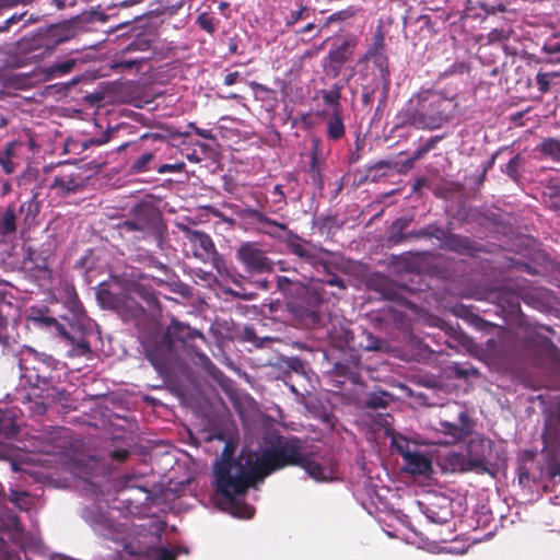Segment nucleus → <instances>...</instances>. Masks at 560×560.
<instances>
[{
  "label": "nucleus",
  "instance_id": "obj_1",
  "mask_svg": "<svg viewBox=\"0 0 560 560\" xmlns=\"http://www.w3.org/2000/svg\"><path fill=\"white\" fill-rule=\"evenodd\" d=\"M306 448V442L298 436L277 435L249 467L235 460L217 464L215 490L221 495V508L235 517L252 518L255 509L238 497L245 495L250 487L262 482L271 474L301 465Z\"/></svg>",
  "mask_w": 560,
  "mask_h": 560
},
{
  "label": "nucleus",
  "instance_id": "obj_2",
  "mask_svg": "<svg viewBox=\"0 0 560 560\" xmlns=\"http://www.w3.org/2000/svg\"><path fill=\"white\" fill-rule=\"evenodd\" d=\"M456 109V100L443 91L420 89L406 103L402 124L420 130L440 129L454 118Z\"/></svg>",
  "mask_w": 560,
  "mask_h": 560
},
{
  "label": "nucleus",
  "instance_id": "obj_3",
  "mask_svg": "<svg viewBox=\"0 0 560 560\" xmlns=\"http://www.w3.org/2000/svg\"><path fill=\"white\" fill-rule=\"evenodd\" d=\"M364 59L372 61L378 71V77L382 82V98L378 102L376 112L386 105L388 92L390 88V71L388 57L386 55L385 35L381 27H377L372 37V43L369 45Z\"/></svg>",
  "mask_w": 560,
  "mask_h": 560
},
{
  "label": "nucleus",
  "instance_id": "obj_4",
  "mask_svg": "<svg viewBox=\"0 0 560 560\" xmlns=\"http://www.w3.org/2000/svg\"><path fill=\"white\" fill-rule=\"evenodd\" d=\"M491 453V441L483 436L470 439L467 444V459L460 454H453L450 464L453 469L471 470L478 474L489 472L488 455Z\"/></svg>",
  "mask_w": 560,
  "mask_h": 560
},
{
  "label": "nucleus",
  "instance_id": "obj_5",
  "mask_svg": "<svg viewBox=\"0 0 560 560\" xmlns=\"http://www.w3.org/2000/svg\"><path fill=\"white\" fill-rule=\"evenodd\" d=\"M129 213L148 240L162 244L167 228L156 207L150 202H139L131 207Z\"/></svg>",
  "mask_w": 560,
  "mask_h": 560
},
{
  "label": "nucleus",
  "instance_id": "obj_6",
  "mask_svg": "<svg viewBox=\"0 0 560 560\" xmlns=\"http://www.w3.org/2000/svg\"><path fill=\"white\" fill-rule=\"evenodd\" d=\"M358 44L359 38L353 34L337 37L323 59L325 74L331 79L339 77L343 66L352 59Z\"/></svg>",
  "mask_w": 560,
  "mask_h": 560
},
{
  "label": "nucleus",
  "instance_id": "obj_7",
  "mask_svg": "<svg viewBox=\"0 0 560 560\" xmlns=\"http://www.w3.org/2000/svg\"><path fill=\"white\" fill-rule=\"evenodd\" d=\"M236 258L248 273L271 272L273 261L258 242H244L236 250Z\"/></svg>",
  "mask_w": 560,
  "mask_h": 560
},
{
  "label": "nucleus",
  "instance_id": "obj_8",
  "mask_svg": "<svg viewBox=\"0 0 560 560\" xmlns=\"http://www.w3.org/2000/svg\"><path fill=\"white\" fill-rule=\"evenodd\" d=\"M177 229L183 233L191 247L192 256L202 261H211L217 266L220 255L211 236L200 230H194L184 223H177Z\"/></svg>",
  "mask_w": 560,
  "mask_h": 560
},
{
  "label": "nucleus",
  "instance_id": "obj_9",
  "mask_svg": "<svg viewBox=\"0 0 560 560\" xmlns=\"http://www.w3.org/2000/svg\"><path fill=\"white\" fill-rule=\"evenodd\" d=\"M54 175L49 189L59 197H67L80 191L84 187V177L79 166L70 163H60Z\"/></svg>",
  "mask_w": 560,
  "mask_h": 560
},
{
  "label": "nucleus",
  "instance_id": "obj_10",
  "mask_svg": "<svg viewBox=\"0 0 560 560\" xmlns=\"http://www.w3.org/2000/svg\"><path fill=\"white\" fill-rule=\"evenodd\" d=\"M288 247L292 254L311 265L317 272L329 268V262L326 259V256L330 255L328 249L317 247L298 235H294L293 240L288 243Z\"/></svg>",
  "mask_w": 560,
  "mask_h": 560
},
{
  "label": "nucleus",
  "instance_id": "obj_11",
  "mask_svg": "<svg viewBox=\"0 0 560 560\" xmlns=\"http://www.w3.org/2000/svg\"><path fill=\"white\" fill-rule=\"evenodd\" d=\"M79 28L75 23L63 22L52 24L39 33L38 40L47 51H52L58 45L75 38Z\"/></svg>",
  "mask_w": 560,
  "mask_h": 560
},
{
  "label": "nucleus",
  "instance_id": "obj_12",
  "mask_svg": "<svg viewBox=\"0 0 560 560\" xmlns=\"http://www.w3.org/2000/svg\"><path fill=\"white\" fill-rule=\"evenodd\" d=\"M174 352L173 342L166 339L164 335L154 345L145 347V358L160 374H164L168 370Z\"/></svg>",
  "mask_w": 560,
  "mask_h": 560
},
{
  "label": "nucleus",
  "instance_id": "obj_13",
  "mask_svg": "<svg viewBox=\"0 0 560 560\" xmlns=\"http://www.w3.org/2000/svg\"><path fill=\"white\" fill-rule=\"evenodd\" d=\"M442 247L458 255L476 256L483 252V246L468 236L444 231V237L441 238Z\"/></svg>",
  "mask_w": 560,
  "mask_h": 560
},
{
  "label": "nucleus",
  "instance_id": "obj_14",
  "mask_svg": "<svg viewBox=\"0 0 560 560\" xmlns=\"http://www.w3.org/2000/svg\"><path fill=\"white\" fill-rule=\"evenodd\" d=\"M322 271V277L312 278V282L308 289L310 299L316 303H323L329 300V294L325 290V285L338 287L340 290L346 289L343 280L336 273L331 272L329 268Z\"/></svg>",
  "mask_w": 560,
  "mask_h": 560
},
{
  "label": "nucleus",
  "instance_id": "obj_15",
  "mask_svg": "<svg viewBox=\"0 0 560 560\" xmlns=\"http://www.w3.org/2000/svg\"><path fill=\"white\" fill-rule=\"evenodd\" d=\"M474 423L466 411H460L458 415V423L450 421L440 422V431L450 436L445 443H456L470 435Z\"/></svg>",
  "mask_w": 560,
  "mask_h": 560
},
{
  "label": "nucleus",
  "instance_id": "obj_16",
  "mask_svg": "<svg viewBox=\"0 0 560 560\" xmlns=\"http://www.w3.org/2000/svg\"><path fill=\"white\" fill-rule=\"evenodd\" d=\"M163 335L166 339H170L173 342L174 347L176 346V342L185 343L187 340L195 338L205 339V336L200 330L191 328L177 319H173L171 322Z\"/></svg>",
  "mask_w": 560,
  "mask_h": 560
},
{
  "label": "nucleus",
  "instance_id": "obj_17",
  "mask_svg": "<svg viewBox=\"0 0 560 560\" xmlns=\"http://www.w3.org/2000/svg\"><path fill=\"white\" fill-rule=\"evenodd\" d=\"M406 470L411 475H428L432 470L431 459L419 452L404 454Z\"/></svg>",
  "mask_w": 560,
  "mask_h": 560
},
{
  "label": "nucleus",
  "instance_id": "obj_18",
  "mask_svg": "<svg viewBox=\"0 0 560 560\" xmlns=\"http://www.w3.org/2000/svg\"><path fill=\"white\" fill-rule=\"evenodd\" d=\"M491 295L494 296L498 306L503 312L516 314L521 311V296L516 291L511 289H500Z\"/></svg>",
  "mask_w": 560,
  "mask_h": 560
},
{
  "label": "nucleus",
  "instance_id": "obj_19",
  "mask_svg": "<svg viewBox=\"0 0 560 560\" xmlns=\"http://www.w3.org/2000/svg\"><path fill=\"white\" fill-rule=\"evenodd\" d=\"M313 148L311 152V163L308 168V175L311 177L312 184L315 185L318 189H323L324 187V179L322 174V167H320V145L322 141L318 138H314L312 140Z\"/></svg>",
  "mask_w": 560,
  "mask_h": 560
},
{
  "label": "nucleus",
  "instance_id": "obj_20",
  "mask_svg": "<svg viewBox=\"0 0 560 560\" xmlns=\"http://www.w3.org/2000/svg\"><path fill=\"white\" fill-rule=\"evenodd\" d=\"M77 62L78 60L74 58H68L61 61H56L52 65L45 67L40 70L42 80L50 81L69 74L75 67Z\"/></svg>",
  "mask_w": 560,
  "mask_h": 560
},
{
  "label": "nucleus",
  "instance_id": "obj_21",
  "mask_svg": "<svg viewBox=\"0 0 560 560\" xmlns=\"http://www.w3.org/2000/svg\"><path fill=\"white\" fill-rule=\"evenodd\" d=\"M298 467L302 468L310 478L315 481H326L329 479V472L326 467L313 459L312 453L305 450L303 463Z\"/></svg>",
  "mask_w": 560,
  "mask_h": 560
},
{
  "label": "nucleus",
  "instance_id": "obj_22",
  "mask_svg": "<svg viewBox=\"0 0 560 560\" xmlns=\"http://www.w3.org/2000/svg\"><path fill=\"white\" fill-rule=\"evenodd\" d=\"M535 151L540 159L551 160L560 164V139L556 137H547L539 142Z\"/></svg>",
  "mask_w": 560,
  "mask_h": 560
},
{
  "label": "nucleus",
  "instance_id": "obj_23",
  "mask_svg": "<svg viewBox=\"0 0 560 560\" xmlns=\"http://www.w3.org/2000/svg\"><path fill=\"white\" fill-rule=\"evenodd\" d=\"M326 136L331 141H339L346 135V126L343 122L342 112L330 113L327 115Z\"/></svg>",
  "mask_w": 560,
  "mask_h": 560
},
{
  "label": "nucleus",
  "instance_id": "obj_24",
  "mask_svg": "<svg viewBox=\"0 0 560 560\" xmlns=\"http://www.w3.org/2000/svg\"><path fill=\"white\" fill-rule=\"evenodd\" d=\"M116 230L120 237L129 242L149 241L132 218L117 223Z\"/></svg>",
  "mask_w": 560,
  "mask_h": 560
},
{
  "label": "nucleus",
  "instance_id": "obj_25",
  "mask_svg": "<svg viewBox=\"0 0 560 560\" xmlns=\"http://www.w3.org/2000/svg\"><path fill=\"white\" fill-rule=\"evenodd\" d=\"M18 208L14 202L7 206L0 214V236L5 237L16 232Z\"/></svg>",
  "mask_w": 560,
  "mask_h": 560
},
{
  "label": "nucleus",
  "instance_id": "obj_26",
  "mask_svg": "<svg viewBox=\"0 0 560 560\" xmlns=\"http://www.w3.org/2000/svg\"><path fill=\"white\" fill-rule=\"evenodd\" d=\"M445 504H429L425 506L424 514L428 520L435 524H445L452 516L451 503L443 499Z\"/></svg>",
  "mask_w": 560,
  "mask_h": 560
},
{
  "label": "nucleus",
  "instance_id": "obj_27",
  "mask_svg": "<svg viewBox=\"0 0 560 560\" xmlns=\"http://www.w3.org/2000/svg\"><path fill=\"white\" fill-rule=\"evenodd\" d=\"M18 211L23 215V222L27 228L35 224L36 218L40 211V202L38 201V192H34L32 198L23 202Z\"/></svg>",
  "mask_w": 560,
  "mask_h": 560
},
{
  "label": "nucleus",
  "instance_id": "obj_28",
  "mask_svg": "<svg viewBox=\"0 0 560 560\" xmlns=\"http://www.w3.org/2000/svg\"><path fill=\"white\" fill-rule=\"evenodd\" d=\"M411 219L407 218H398L390 225V235L388 237V242L392 245H399L402 242L412 238L409 235V232H405V230L410 225Z\"/></svg>",
  "mask_w": 560,
  "mask_h": 560
},
{
  "label": "nucleus",
  "instance_id": "obj_29",
  "mask_svg": "<svg viewBox=\"0 0 560 560\" xmlns=\"http://www.w3.org/2000/svg\"><path fill=\"white\" fill-rule=\"evenodd\" d=\"M464 13L462 19H486L489 14L494 13L493 8H489L486 3L472 0H466L464 4Z\"/></svg>",
  "mask_w": 560,
  "mask_h": 560
},
{
  "label": "nucleus",
  "instance_id": "obj_30",
  "mask_svg": "<svg viewBox=\"0 0 560 560\" xmlns=\"http://www.w3.org/2000/svg\"><path fill=\"white\" fill-rule=\"evenodd\" d=\"M19 425L15 422V413L10 409H0V434L7 439L15 436Z\"/></svg>",
  "mask_w": 560,
  "mask_h": 560
},
{
  "label": "nucleus",
  "instance_id": "obj_31",
  "mask_svg": "<svg viewBox=\"0 0 560 560\" xmlns=\"http://www.w3.org/2000/svg\"><path fill=\"white\" fill-rule=\"evenodd\" d=\"M343 85L334 83L329 90H322L320 95L325 105L331 108V113L342 112L341 107V93Z\"/></svg>",
  "mask_w": 560,
  "mask_h": 560
},
{
  "label": "nucleus",
  "instance_id": "obj_32",
  "mask_svg": "<svg viewBox=\"0 0 560 560\" xmlns=\"http://www.w3.org/2000/svg\"><path fill=\"white\" fill-rule=\"evenodd\" d=\"M542 199L550 210L560 212V182L550 180L545 187Z\"/></svg>",
  "mask_w": 560,
  "mask_h": 560
},
{
  "label": "nucleus",
  "instance_id": "obj_33",
  "mask_svg": "<svg viewBox=\"0 0 560 560\" xmlns=\"http://www.w3.org/2000/svg\"><path fill=\"white\" fill-rule=\"evenodd\" d=\"M243 213H244V217L249 218L261 225L278 228L282 231L288 230V224L270 219L269 217H267L264 212H261L258 209L246 208V209H244Z\"/></svg>",
  "mask_w": 560,
  "mask_h": 560
},
{
  "label": "nucleus",
  "instance_id": "obj_34",
  "mask_svg": "<svg viewBox=\"0 0 560 560\" xmlns=\"http://www.w3.org/2000/svg\"><path fill=\"white\" fill-rule=\"evenodd\" d=\"M412 238H435L441 242L444 237V229L438 223H430L421 229L412 230L409 232Z\"/></svg>",
  "mask_w": 560,
  "mask_h": 560
},
{
  "label": "nucleus",
  "instance_id": "obj_35",
  "mask_svg": "<svg viewBox=\"0 0 560 560\" xmlns=\"http://www.w3.org/2000/svg\"><path fill=\"white\" fill-rule=\"evenodd\" d=\"M116 307L119 311H124L126 316L130 318H140L145 314V310L143 308V306L128 296H126L121 301H118L116 303Z\"/></svg>",
  "mask_w": 560,
  "mask_h": 560
},
{
  "label": "nucleus",
  "instance_id": "obj_36",
  "mask_svg": "<svg viewBox=\"0 0 560 560\" xmlns=\"http://www.w3.org/2000/svg\"><path fill=\"white\" fill-rule=\"evenodd\" d=\"M389 400L390 395L386 392L371 393L364 400V406L372 410L386 409Z\"/></svg>",
  "mask_w": 560,
  "mask_h": 560
},
{
  "label": "nucleus",
  "instance_id": "obj_37",
  "mask_svg": "<svg viewBox=\"0 0 560 560\" xmlns=\"http://www.w3.org/2000/svg\"><path fill=\"white\" fill-rule=\"evenodd\" d=\"M196 23L202 31L209 35H213L218 28L220 20L215 18L212 12H202L197 16Z\"/></svg>",
  "mask_w": 560,
  "mask_h": 560
},
{
  "label": "nucleus",
  "instance_id": "obj_38",
  "mask_svg": "<svg viewBox=\"0 0 560 560\" xmlns=\"http://www.w3.org/2000/svg\"><path fill=\"white\" fill-rule=\"evenodd\" d=\"M377 289L382 292L383 296L387 300H399V289L387 278L380 277L376 280Z\"/></svg>",
  "mask_w": 560,
  "mask_h": 560
},
{
  "label": "nucleus",
  "instance_id": "obj_39",
  "mask_svg": "<svg viewBox=\"0 0 560 560\" xmlns=\"http://www.w3.org/2000/svg\"><path fill=\"white\" fill-rule=\"evenodd\" d=\"M560 73L552 72H541L539 71L536 75V84L540 93L545 94L550 91V85L555 81V79H559Z\"/></svg>",
  "mask_w": 560,
  "mask_h": 560
},
{
  "label": "nucleus",
  "instance_id": "obj_40",
  "mask_svg": "<svg viewBox=\"0 0 560 560\" xmlns=\"http://www.w3.org/2000/svg\"><path fill=\"white\" fill-rule=\"evenodd\" d=\"M524 158L518 153L515 154L505 165L504 173L514 182H517L521 177L520 168L524 164Z\"/></svg>",
  "mask_w": 560,
  "mask_h": 560
},
{
  "label": "nucleus",
  "instance_id": "obj_41",
  "mask_svg": "<svg viewBox=\"0 0 560 560\" xmlns=\"http://www.w3.org/2000/svg\"><path fill=\"white\" fill-rule=\"evenodd\" d=\"M154 159V153L147 152L136 159L131 164V171L133 173H143L149 171V165Z\"/></svg>",
  "mask_w": 560,
  "mask_h": 560
},
{
  "label": "nucleus",
  "instance_id": "obj_42",
  "mask_svg": "<svg viewBox=\"0 0 560 560\" xmlns=\"http://www.w3.org/2000/svg\"><path fill=\"white\" fill-rule=\"evenodd\" d=\"M28 493L25 491H19L11 489L8 494V500L16 505L20 510H26L28 508Z\"/></svg>",
  "mask_w": 560,
  "mask_h": 560
},
{
  "label": "nucleus",
  "instance_id": "obj_43",
  "mask_svg": "<svg viewBox=\"0 0 560 560\" xmlns=\"http://www.w3.org/2000/svg\"><path fill=\"white\" fill-rule=\"evenodd\" d=\"M363 336L365 337V341L360 342V347L368 351H376L381 349L382 340L380 338L373 336L371 332H364Z\"/></svg>",
  "mask_w": 560,
  "mask_h": 560
},
{
  "label": "nucleus",
  "instance_id": "obj_44",
  "mask_svg": "<svg viewBox=\"0 0 560 560\" xmlns=\"http://www.w3.org/2000/svg\"><path fill=\"white\" fill-rule=\"evenodd\" d=\"M185 167H186L185 162L180 161V162H176V163H173V164H168V163L161 164L155 170H156V172L159 174L180 173V172L185 171Z\"/></svg>",
  "mask_w": 560,
  "mask_h": 560
},
{
  "label": "nucleus",
  "instance_id": "obj_45",
  "mask_svg": "<svg viewBox=\"0 0 560 560\" xmlns=\"http://www.w3.org/2000/svg\"><path fill=\"white\" fill-rule=\"evenodd\" d=\"M152 560H176V553L168 548H155L152 551Z\"/></svg>",
  "mask_w": 560,
  "mask_h": 560
},
{
  "label": "nucleus",
  "instance_id": "obj_46",
  "mask_svg": "<svg viewBox=\"0 0 560 560\" xmlns=\"http://www.w3.org/2000/svg\"><path fill=\"white\" fill-rule=\"evenodd\" d=\"M308 10L306 7H301L299 10L292 11L285 19V25L292 26L296 24L299 21L305 19Z\"/></svg>",
  "mask_w": 560,
  "mask_h": 560
},
{
  "label": "nucleus",
  "instance_id": "obj_47",
  "mask_svg": "<svg viewBox=\"0 0 560 560\" xmlns=\"http://www.w3.org/2000/svg\"><path fill=\"white\" fill-rule=\"evenodd\" d=\"M303 320L306 326L314 328L320 324L322 316L316 311L306 310L304 312Z\"/></svg>",
  "mask_w": 560,
  "mask_h": 560
},
{
  "label": "nucleus",
  "instance_id": "obj_48",
  "mask_svg": "<svg viewBox=\"0 0 560 560\" xmlns=\"http://www.w3.org/2000/svg\"><path fill=\"white\" fill-rule=\"evenodd\" d=\"M283 364L287 369H289L295 373H299V374L304 373V363L301 359H299L296 357H291V358L284 359Z\"/></svg>",
  "mask_w": 560,
  "mask_h": 560
},
{
  "label": "nucleus",
  "instance_id": "obj_49",
  "mask_svg": "<svg viewBox=\"0 0 560 560\" xmlns=\"http://www.w3.org/2000/svg\"><path fill=\"white\" fill-rule=\"evenodd\" d=\"M375 88L364 86L361 95V103L364 107H371L375 97Z\"/></svg>",
  "mask_w": 560,
  "mask_h": 560
},
{
  "label": "nucleus",
  "instance_id": "obj_50",
  "mask_svg": "<svg viewBox=\"0 0 560 560\" xmlns=\"http://www.w3.org/2000/svg\"><path fill=\"white\" fill-rule=\"evenodd\" d=\"M74 351L78 355H88L92 352L89 341L83 338L75 342Z\"/></svg>",
  "mask_w": 560,
  "mask_h": 560
},
{
  "label": "nucleus",
  "instance_id": "obj_51",
  "mask_svg": "<svg viewBox=\"0 0 560 560\" xmlns=\"http://www.w3.org/2000/svg\"><path fill=\"white\" fill-rule=\"evenodd\" d=\"M428 153L427 150H424V147L420 144L416 151L413 152V155L404 164L407 168H411L413 166V163L417 160H420Z\"/></svg>",
  "mask_w": 560,
  "mask_h": 560
},
{
  "label": "nucleus",
  "instance_id": "obj_52",
  "mask_svg": "<svg viewBox=\"0 0 560 560\" xmlns=\"http://www.w3.org/2000/svg\"><path fill=\"white\" fill-rule=\"evenodd\" d=\"M35 250L28 249V258L35 262L36 267L40 270H46L48 268L46 258H39L38 256H35Z\"/></svg>",
  "mask_w": 560,
  "mask_h": 560
},
{
  "label": "nucleus",
  "instance_id": "obj_53",
  "mask_svg": "<svg viewBox=\"0 0 560 560\" xmlns=\"http://www.w3.org/2000/svg\"><path fill=\"white\" fill-rule=\"evenodd\" d=\"M542 51L548 55H559L560 54V43H547L542 46ZM556 62H560V57L556 58Z\"/></svg>",
  "mask_w": 560,
  "mask_h": 560
},
{
  "label": "nucleus",
  "instance_id": "obj_54",
  "mask_svg": "<svg viewBox=\"0 0 560 560\" xmlns=\"http://www.w3.org/2000/svg\"><path fill=\"white\" fill-rule=\"evenodd\" d=\"M293 284V281L284 276L277 277V287L282 292H288Z\"/></svg>",
  "mask_w": 560,
  "mask_h": 560
},
{
  "label": "nucleus",
  "instance_id": "obj_55",
  "mask_svg": "<svg viewBox=\"0 0 560 560\" xmlns=\"http://www.w3.org/2000/svg\"><path fill=\"white\" fill-rule=\"evenodd\" d=\"M109 455L113 459L122 463L129 457L130 452L128 450L120 448L110 452Z\"/></svg>",
  "mask_w": 560,
  "mask_h": 560
},
{
  "label": "nucleus",
  "instance_id": "obj_56",
  "mask_svg": "<svg viewBox=\"0 0 560 560\" xmlns=\"http://www.w3.org/2000/svg\"><path fill=\"white\" fill-rule=\"evenodd\" d=\"M395 166L394 163H392L390 161H385V160H382V161H377L375 162L374 164H372L370 167H369V171H381V170H384V168H393Z\"/></svg>",
  "mask_w": 560,
  "mask_h": 560
},
{
  "label": "nucleus",
  "instance_id": "obj_57",
  "mask_svg": "<svg viewBox=\"0 0 560 560\" xmlns=\"http://www.w3.org/2000/svg\"><path fill=\"white\" fill-rule=\"evenodd\" d=\"M443 139V136H433L430 137L422 145L424 147V150L430 152L435 148V145Z\"/></svg>",
  "mask_w": 560,
  "mask_h": 560
},
{
  "label": "nucleus",
  "instance_id": "obj_58",
  "mask_svg": "<svg viewBox=\"0 0 560 560\" xmlns=\"http://www.w3.org/2000/svg\"><path fill=\"white\" fill-rule=\"evenodd\" d=\"M137 479V476L135 475H124L119 478V482L121 483L122 488H133L136 485L133 481Z\"/></svg>",
  "mask_w": 560,
  "mask_h": 560
},
{
  "label": "nucleus",
  "instance_id": "obj_59",
  "mask_svg": "<svg viewBox=\"0 0 560 560\" xmlns=\"http://www.w3.org/2000/svg\"><path fill=\"white\" fill-rule=\"evenodd\" d=\"M394 445H395V448L397 451V453L404 458V454L405 452L407 453H413L411 450H410V446H409V443L408 441L404 440L402 443L400 442H394Z\"/></svg>",
  "mask_w": 560,
  "mask_h": 560
},
{
  "label": "nucleus",
  "instance_id": "obj_60",
  "mask_svg": "<svg viewBox=\"0 0 560 560\" xmlns=\"http://www.w3.org/2000/svg\"><path fill=\"white\" fill-rule=\"evenodd\" d=\"M300 122L302 124V126L304 128H312L314 122H313V118H312V113H304V114H301L300 116Z\"/></svg>",
  "mask_w": 560,
  "mask_h": 560
},
{
  "label": "nucleus",
  "instance_id": "obj_61",
  "mask_svg": "<svg viewBox=\"0 0 560 560\" xmlns=\"http://www.w3.org/2000/svg\"><path fill=\"white\" fill-rule=\"evenodd\" d=\"M16 143L14 141H10L5 144L1 154L13 158L15 155Z\"/></svg>",
  "mask_w": 560,
  "mask_h": 560
},
{
  "label": "nucleus",
  "instance_id": "obj_62",
  "mask_svg": "<svg viewBox=\"0 0 560 560\" xmlns=\"http://www.w3.org/2000/svg\"><path fill=\"white\" fill-rule=\"evenodd\" d=\"M240 73L237 71L230 72L224 77V84L230 86L237 82Z\"/></svg>",
  "mask_w": 560,
  "mask_h": 560
},
{
  "label": "nucleus",
  "instance_id": "obj_63",
  "mask_svg": "<svg viewBox=\"0 0 560 560\" xmlns=\"http://www.w3.org/2000/svg\"><path fill=\"white\" fill-rule=\"evenodd\" d=\"M22 19V15H12L9 19H7L2 26H0V32L7 31L12 24L19 22Z\"/></svg>",
  "mask_w": 560,
  "mask_h": 560
},
{
  "label": "nucleus",
  "instance_id": "obj_64",
  "mask_svg": "<svg viewBox=\"0 0 560 560\" xmlns=\"http://www.w3.org/2000/svg\"><path fill=\"white\" fill-rule=\"evenodd\" d=\"M36 322H39L40 324L47 326V327H54V325H57V319L49 316H40L35 318Z\"/></svg>",
  "mask_w": 560,
  "mask_h": 560
}]
</instances>
